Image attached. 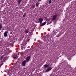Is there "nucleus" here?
I'll return each instance as SVG.
<instances>
[{"mask_svg":"<svg viewBox=\"0 0 76 76\" xmlns=\"http://www.w3.org/2000/svg\"><path fill=\"white\" fill-rule=\"evenodd\" d=\"M57 17V14H55L53 15L52 18V20H56Z\"/></svg>","mask_w":76,"mask_h":76,"instance_id":"nucleus-1","label":"nucleus"},{"mask_svg":"<svg viewBox=\"0 0 76 76\" xmlns=\"http://www.w3.org/2000/svg\"><path fill=\"white\" fill-rule=\"evenodd\" d=\"M38 20L39 22V23H40V24H41L43 21V19L41 18H38Z\"/></svg>","mask_w":76,"mask_h":76,"instance_id":"nucleus-2","label":"nucleus"},{"mask_svg":"<svg viewBox=\"0 0 76 76\" xmlns=\"http://www.w3.org/2000/svg\"><path fill=\"white\" fill-rule=\"evenodd\" d=\"M7 34H8V31H7L4 32V37H7Z\"/></svg>","mask_w":76,"mask_h":76,"instance_id":"nucleus-3","label":"nucleus"},{"mask_svg":"<svg viewBox=\"0 0 76 76\" xmlns=\"http://www.w3.org/2000/svg\"><path fill=\"white\" fill-rule=\"evenodd\" d=\"M30 58H31V56H28L27 57L26 59V62H28L29 61V60H30Z\"/></svg>","mask_w":76,"mask_h":76,"instance_id":"nucleus-4","label":"nucleus"},{"mask_svg":"<svg viewBox=\"0 0 76 76\" xmlns=\"http://www.w3.org/2000/svg\"><path fill=\"white\" fill-rule=\"evenodd\" d=\"M46 23H47V22H46V21H45L43 23H41V24H40V26H44V25H45Z\"/></svg>","mask_w":76,"mask_h":76,"instance_id":"nucleus-5","label":"nucleus"},{"mask_svg":"<svg viewBox=\"0 0 76 76\" xmlns=\"http://www.w3.org/2000/svg\"><path fill=\"white\" fill-rule=\"evenodd\" d=\"M52 69V68L51 67H48V68L47 69L46 71V72H49L50 70H51Z\"/></svg>","mask_w":76,"mask_h":76,"instance_id":"nucleus-6","label":"nucleus"},{"mask_svg":"<svg viewBox=\"0 0 76 76\" xmlns=\"http://www.w3.org/2000/svg\"><path fill=\"white\" fill-rule=\"evenodd\" d=\"M26 60L23 61L22 63V66H25L26 64Z\"/></svg>","mask_w":76,"mask_h":76,"instance_id":"nucleus-7","label":"nucleus"},{"mask_svg":"<svg viewBox=\"0 0 76 76\" xmlns=\"http://www.w3.org/2000/svg\"><path fill=\"white\" fill-rule=\"evenodd\" d=\"M25 32L26 34H28L29 32V30L28 29H26L25 30Z\"/></svg>","mask_w":76,"mask_h":76,"instance_id":"nucleus-8","label":"nucleus"},{"mask_svg":"<svg viewBox=\"0 0 76 76\" xmlns=\"http://www.w3.org/2000/svg\"><path fill=\"white\" fill-rule=\"evenodd\" d=\"M48 66H49V65L45 64L44 65V67H48Z\"/></svg>","mask_w":76,"mask_h":76,"instance_id":"nucleus-9","label":"nucleus"},{"mask_svg":"<svg viewBox=\"0 0 76 76\" xmlns=\"http://www.w3.org/2000/svg\"><path fill=\"white\" fill-rule=\"evenodd\" d=\"M40 45L41 47H42V46H43V45H44V44H43L42 42L40 44Z\"/></svg>","mask_w":76,"mask_h":76,"instance_id":"nucleus-10","label":"nucleus"},{"mask_svg":"<svg viewBox=\"0 0 76 76\" xmlns=\"http://www.w3.org/2000/svg\"><path fill=\"white\" fill-rule=\"evenodd\" d=\"M3 27V26L2 24H0V31L1 29V28H2Z\"/></svg>","mask_w":76,"mask_h":76,"instance_id":"nucleus-11","label":"nucleus"},{"mask_svg":"<svg viewBox=\"0 0 76 76\" xmlns=\"http://www.w3.org/2000/svg\"><path fill=\"white\" fill-rule=\"evenodd\" d=\"M35 5H32L31 6V8H32V9H34V8H35Z\"/></svg>","mask_w":76,"mask_h":76,"instance_id":"nucleus-12","label":"nucleus"},{"mask_svg":"<svg viewBox=\"0 0 76 76\" xmlns=\"http://www.w3.org/2000/svg\"><path fill=\"white\" fill-rule=\"evenodd\" d=\"M20 2H21V0H19L18 1V4H20Z\"/></svg>","mask_w":76,"mask_h":76,"instance_id":"nucleus-13","label":"nucleus"},{"mask_svg":"<svg viewBox=\"0 0 76 76\" xmlns=\"http://www.w3.org/2000/svg\"><path fill=\"white\" fill-rule=\"evenodd\" d=\"M26 13H24V14L23 16V18H25V17L26 16Z\"/></svg>","mask_w":76,"mask_h":76,"instance_id":"nucleus-14","label":"nucleus"},{"mask_svg":"<svg viewBox=\"0 0 76 76\" xmlns=\"http://www.w3.org/2000/svg\"><path fill=\"white\" fill-rule=\"evenodd\" d=\"M52 22H53V20H52L50 22H48L47 23L48 25H49V24H50V23H52Z\"/></svg>","mask_w":76,"mask_h":76,"instance_id":"nucleus-15","label":"nucleus"},{"mask_svg":"<svg viewBox=\"0 0 76 76\" xmlns=\"http://www.w3.org/2000/svg\"><path fill=\"white\" fill-rule=\"evenodd\" d=\"M39 5V2H37V3H36V6L37 7H38V6Z\"/></svg>","mask_w":76,"mask_h":76,"instance_id":"nucleus-16","label":"nucleus"},{"mask_svg":"<svg viewBox=\"0 0 76 76\" xmlns=\"http://www.w3.org/2000/svg\"><path fill=\"white\" fill-rule=\"evenodd\" d=\"M52 2V1H51V0H49V4H51Z\"/></svg>","mask_w":76,"mask_h":76,"instance_id":"nucleus-17","label":"nucleus"},{"mask_svg":"<svg viewBox=\"0 0 76 76\" xmlns=\"http://www.w3.org/2000/svg\"><path fill=\"white\" fill-rule=\"evenodd\" d=\"M63 63H64V64H66V63H67V62H66V61H63Z\"/></svg>","mask_w":76,"mask_h":76,"instance_id":"nucleus-18","label":"nucleus"},{"mask_svg":"<svg viewBox=\"0 0 76 76\" xmlns=\"http://www.w3.org/2000/svg\"><path fill=\"white\" fill-rule=\"evenodd\" d=\"M12 57L14 58V59L15 58H17V57H15V56H13Z\"/></svg>","mask_w":76,"mask_h":76,"instance_id":"nucleus-19","label":"nucleus"},{"mask_svg":"<svg viewBox=\"0 0 76 76\" xmlns=\"http://www.w3.org/2000/svg\"><path fill=\"white\" fill-rule=\"evenodd\" d=\"M68 59L69 60H71V58H68Z\"/></svg>","mask_w":76,"mask_h":76,"instance_id":"nucleus-20","label":"nucleus"},{"mask_svg":"<svg viewBox=\"0 0 76 76\" xmlns=\"http://www.w3.org/2000/svg\"><path fill=\"white\" fill-rule=\"evenodd\" d=\"M5 60H6V58H4L3 61H5Z\"/></svg>","mask_w":76,"mask_h":76,"instance_id":"nucleus-21","label":"nucleus"},{"mask_svg":"<svg viewBox=\"0 0 76 76\" xmlns=\"http://www.w3.org/2000/svg\"><path fill=\"white\" fill-rule=\"evenodd\" d=\"M36 23H39V21H36Z\"/></svg>","mask_w":76,"mask_h":76,"instance_id":"nucleus-22","label":"nucleus"},{"mask_svg":"<svg viewBox=\"0 0 76 76\" xmlns=\"http://www.w3.org/2000/svg\"><path fill=\"white\" fill-rule=\"evenodd\" d=\"M42 0H38V1H41Z\"/></svg>","mask_w":76,"mask_h":76,"instance_id":"nucleus-23","label":"nucleus"},{"mask_svg":"<svg viewBox=\"0 0 76 76\" xmlns=\"http://www.w3.org/2000/svg\"><path fill=\"white\" fill-rule=\"evenodd\" d=\"M19 54H20V53L18 52V55H19Z\"/></svg>","mask_w":76,"mask_h":76,"instance_id":"nucleus-24","label":"nucleus"},{"mask_svg":"<svg viewBox=\"0 0 76 76\" xmlns=\"http://www.w3.org/2000/svg\"><path fill=\"white\" fill-rule=\"evenodd\" d=\"M57 37H59V36H57Z\"/></svg>","mask_w":76,"mask_h":76,"instance_id":"nucleus-25","label":"nucleus"},{"mask_svg":"<svg viewBox=\"0 0 76 76\" xmlns=\"http://www.w3.org/2000/svg\"><path fill=\"white\" fill-rule=\"evenodd\" d=\"M27 38V37H25V38L26 39V38Z\"/></svg>","mask_w":76,"mask_h":76,"instance_id":"nucleus-26","label":"nucleus"},{"mask_svg":"<svg viewBox=\"0 0 76 76\" xmlns=\"http://www.w3.org/2000/svg\"><path fill=\"white\" fill-rule=\"evenodd\" d=\"M28 41H29V39H28Z\"/></svg>","mask_w":76,"mask_h":76,"instance_id":"nucleus-27","label":"nucleus"},{"mask_svg":"<svg viewBox=\"0 0 76 76\" xmlns=\"http://www.w3.org/2000/svg\"><path fill=\"white\" fill-rule=\"evenodd\" d=\"M26 69L25 68H24V69Z\"/></svg>","mask_w":76,"mask_h":76,"instance_id":"nucleus-28","label":"nucleus"},{"mask_svg":"<svg viewBox=\"0 0 76 76\" xmlns=\"http://www.w3.org/2000/svg\"><path fill=\"white\" fill-rule=\"evenodd\" d=\"M16 56H17V55H16Z\"/></svg>","mask_w":76,"mask_h":76,"instance_id":"nucleus-29","label":"nucleus"},{"mask_svg":"<svg viewBox=\"0 0 76 76\" xmlns=\"http://www.w3.org/2000/svg\"><path fill=\"white\" fill-rule=\"evenodd\" d=\"M28 38V37H27V38Z\"/></svg>","mask_w":76,"mask_h":76,"instance_id":"nucleus-30","label":"nucleus"}]
</instances>
